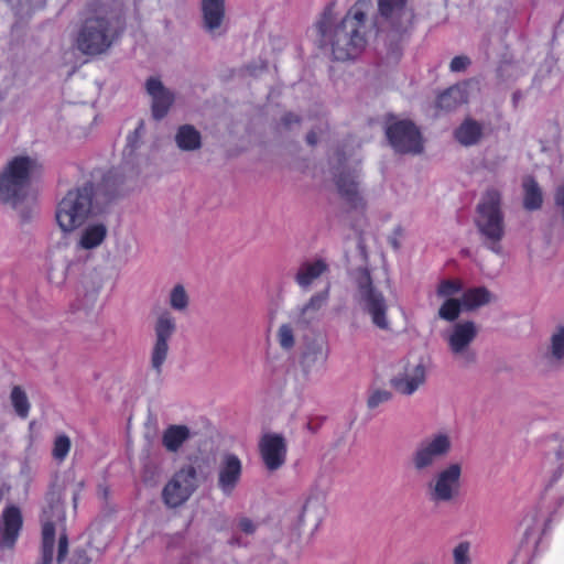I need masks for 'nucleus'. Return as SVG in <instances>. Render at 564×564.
I'll return each instance as SVG.
<instances>
[{
	"mask_svg": "<svg viewBox=\"0 0 564 564\" xmlns=\"http://www.w3.org/2000/svg\"><path fill=\"white\" fill-rule=\"evenodd\" d=\"M175 142L183 151L197 150L202 145L200 133L191 124L181 126L176 131Z\"/></svg>",
	"mask_w": 564,
	"mask_h": 564,
	"instance_id": "nucleus-34",
	"label": "nucleus"
},
{
	"mask_svg": "<svg viewBox=\"0 0 564 564\" xmlns=\"http://www.w3.org/2000/svg\"><path fill=\"white\" fill-rule=\"evenodd\" d=\"M545 358L552 366L564 365V323L553 329Z\"/></svg>",
	"mask_w": 564,
	"mask_h": 564,
	"instance_id": "nucleus-32",
	"label": "nucleus"
},
{
	"mask_svg": "<svg viewBox=\"0 0 564 564\" xmlns=\"http://www.w3.org/2000/svg\"><path fill=\"white\" fill-rule=\"evenodd\" d=\"M307 143L314 145L317 143V135L314 131L310 132L306 137Z\"/></svg>",
	"mask_w": 564,
	"mask_h": 564,
	"instance_id": "nucleus-53",
	"label": "nucleus"
},
{
	"mask_svg": "<svg viewBox=\"0 0 564 564\" xmlns=\"http://www.w3.org/2000/svg\"><path fill=\"white\" fill-rule=\"evenodd\" d=\"M371 9L372 0H358L337 22L333 7H326L315 24L319 46L328 48L336 61L345 62L358 57L370 34L373 32L377 35L381 21L388 19V0H378V14L368 29L367 17Z\"/></svg>",
	"mask_w": 564,
	"mask_h": 564,
	"instance_id": "nucleus-1",
	"label": "nucleus"
},
{
	"mask_svg": "<svg viewBox=\"0 0 564 564\" xmlns=\"http://www.w3.org/2000/svg\"><path fill=\"white\" fill-rule=\"evenodd\" d=\"M470 61L467 56H455L449 64V68L452 72H462L466 69Z\"/></svg>",
	"mask_w": 564,
	"mask_h": 564,
	"instance_id": "nucleus-47",
	"label": "nucleus"
},
{
	"mask_svg": "<svg viewBox=\"0 0 564 564\" xmlns=\"http://www.w3.org/2000/svg\"><path fill=\"white\" fill-rule=\"evenodd\" d=\"M413 18V10L406 7L405 0H390V42L394 37L401 39L409 31ZM401 54V47H393L390 43V63L399 59Z\"/></svg>",
	"mask_w": 564,
	"mask_h": 564,
	"instance_id": "nucleus-19",
	"label": "nucleus"
},
{
	"mask_svg": "<svg viewBox=\"0 0 564 564\" xmlns=\"http://www.w3.org/2000/svg\"><path fill=\"white\" fill-rule=\"evenodd\" d=\"M123 30L120 12L100 7L87 17L79 26L75 44L85 55L107 52Z\"/></svg>",
	"mask_w": 564,
	"mask_h": 564,
	"instance_id": "nucleus-3",
	"label": "nucleus"
},
{
	"mask_svg": "<svg viewBox=\"0 0 564 564\" xmlns=\"http://www.w3.org/2000/svg\"><path fill=\"white\" fill-rule=\"evenodd\" d=\"M328 271L329 264L324 258L307 259L300 263L294 281L301 290L310 291Z\"/></svg>",
	"mask_w": 564,
	"mask_h": 564,
	"instance_id": "nucleus-24",
	"label": "nucleus"
},
{
	"mask_svg": "<svg viewBox=\"0 0 564 564\" xmlns=\"http://www.w3.org/2000/svg\"><path fill=\"white\" fill-rule=\"evenodd\" d=\"M10 401L14 412L21 419H26L30 412V402L25 391L20 386H14L10 393Z\"/></svg>",
	"mask_w": 564,
	"mask_h": 564,
	"instance_id": "nucleus-38",
	"label": "nucleus"
},
{
	"mask_svg": "<svg viewBox=\"0 0 564 564\" xmlns=\"http://www.w3.org/2000/svg\"><path fill=\"white\" fill-rule=\"evenodd\" d=\"M311 424H312L311 422H308V423H307V427H308L310 430L312 429V425H311Z\"/></svg>",
	"mask_w": 564,
	"mask_h": 564,
	"instance_id": "nucleus-58",
	"label": "nucleus"
},
{
	"mask_svg": "<svg viewBox=\"0 0 564 564\" xmlns=\"http://www.w3.org/2000/svg\"><path fill=\"white\" fill-rule=\"evenodd\" d=\"M402 237H403V229L400 226L395 227L393 230V238H390V246L394 250L400 248L399 238H402Z\"/></svg>",
	"mask_w": 564,
	"mask_h": 564,
	"instance_id": "nucleus-50",
	"label": "nucleus"
},
{
	"mask_svg": "<svg viewBox=\"0 0 564 564\" xmlns=\"http://www.w3.org/2000/svg\"><path fill=\"white\" fill-rule=\"evenodd\" d=\"M523 206L528 210H536L542 206L543 203V194L542 191L536 183V181L532 177H527L523 181Z\"/></svg>",
	"mask_w": 564,
	"mask_h": 564,
	"instance_id": "nucleus-36",
	"label": "nucleus"
},
{
	"mask_svg": "<svg viewBox=\"0 0 564 564\" xmlns=\"http://www.w3.org/2000/svg\"><path fill=\"white\" fill-rule=\"evenodd\" d=\"M97 292H98V289H97V290H95V291L93 292V294L90 295V300H91V301H95V297H96V295H97Z\"/></svg>",
	"mask_w": 564,
	"mask_h": 564,
	"instance_id": "nucleus-56",
	"label": "nucleus"
},
{
	"mask_svg": "<svg viewBox=\"0 0 564 564\" xmlns=\"http://www.w3.org/2000/svg\"><path fill=\"white\" fill-rule=\"evenodd\" d=\"M203 26L212 36L225 33V0H202Z\"/></svg>",
	"mask_w": 564,
	"mask_h": 564,
	"instance_id": "nucleus-26",
	"label": "nucleus"
},
{
	"mask_svg": "<svg viewBox=\"0 0 564 564\" xmlns=\"http://www.w3.org/2000/svg\"><path fill=\"white\" fill-rule=\"evenodd\" d=\"M242 463L231 453L225 454L217 467V488L225 497H231L240 484Z\"/></svg>",
	"mask_w": 564,
	"mask_h": 564,
	"instance_id": "nucleus-20",
	"label": "nucleus"
},
{
	"mask_svg": "<svg viewBox=\"0 0 564 564\" xmlns=\"http://www.w3.org/2000/svg\"><path fill=\"white\" fill-rule=\"evenodd\" d=\"M429 364V359L424 357L408 362L403 372L391 381L393 388L403 395L415 393L426 382Z\"/></svg>",
	"mask_w": 564,
	"mask_h": 564,
	"instance_id": "nucleus-18",
	"label": "nucleus"
},
{
	"mask_svg": "<svg viewBox=\"0 0 564 564\" xmlns=\"http://www.w3.org/2000/svg\"><path fill=\"white\" fill-rule=\"evenodd\" d=\"M554 205L564 221V183L556 186L554 191Z\"/></svg>",
	"mask_w": 564,
	"mask_h": 564,
	"instance_id": "nucleus-45",
	"label": "nucleus"
},
{
	"mask_svg": "<svg viewBox=\"0 0 564 564\" xmlns=\"http://www.w3.org/2000/svg\"><path fill=\"white\" fill-rule=\"evenodd\" d=\"M478 328L473 321L456 322L443 332V339L453 358L463 367L476 361L471 344L477 337Z\"/></svg>",
	"mask_w": 564,
	"mask_h": 564,
	"instance_id": "nucleus-8",
	"label": "nucleus"
},
{
	"mask_svg": "<svg viewBox=\"0 0 564 564\" xmlns=\"http://www.w3.org/2000/svg\"><path fill=\"white\" fill-rule=\"evenodd\" d=\"M72 264L63 258H55L52 260L48 271L47 280L52 285L62 286L67 278Z\"/></svg>",
	"mask_w": 564,
	"mask_h": 564,
	"instance_id": "nucleus-37",
	"label": "nucleus"
},
{
	"mask_svg": "<svg viewBox=\"0 0 564 564\" xmlns=\"http://www.w3.org/2000/svg\"><path fill=\"white\" fill-rule=\"evenodd\" d=\"M325 498L324 490L317 487L312 488L303 506L301 521H312L317 525L325 513Z\"/></svg>",
	"mask_w": 564,
	"mask_h": 564,
	"instance_id": "nucleus-29",
	"label": "nucleus"
},
{
	"mask_svg": "<svg viewBox=\"0 0 564 564\" xmlns=\"http://www.w3.org/2000/svg\"><path fill=\"white\" fill-rule=\"evenodd\" d=\"M108 236V227L102 221H91L87 224L78 234L75 250L79 257L82 253L89 252L102 245Z\"/></svg>",
	"mask_w": 564,
	"mask_h": 564,
	"instance_id": "nucleus-25",
	"label": "nucleus"
},
{
	"mask_svg": "<svg viewBox=\"0 0 564 564\" xmlns=\"http://www.w3.org/2000/svg\"><path fill=\"white\" fill-rule=\"evenodd\" d=\"M460 300L465 311H474L491 301V293L484 286L470 288L463 291Z\"/></svg>",
	"mask_w": 564,
	"mask_h": 564,
	"instance_id": "nucleus-35",
	"label": "nucleus"
},
{
	"mask_svg": "<svg viewBox=\"0 0 564 564\" xmlns=\"http://www.w3.org/2000/svg\"><path fill=\"white\" fill-rule=\"evenodd\" d=\"M359 163L355 150H346V147L337 150L330 159L332 173L339 194L351 205L359 202L358 178Z\"/></svg>",
	"mask_w": 564,
	"mask_h": 564,
	"instance_id": "nucleus-6",
	"label": "nucleus"
},
{
	"mask_svg": "<svg viewBox=\"0 0 564 564\" xmlns=\"http://www.w3.org/2000/svg\"><path fill=\"white\" fill-rule=\"evenodd\" d=\"M453 564H473L471 543L469 541L458 542L453 551Z\"/></svg>",
	"mask_w": 564,
	"mask_h": 564,
	"instance_id": "nucleus-44",
	"label": "nucleus"
},
{
	"mask_svg": "<svg viewBox=\"0 0 564 564\" xmlns=\"http://www.w3.org/2000/svg\"><path fill=\"white\" fill-rule=\"evenodd\" d=\"M475 224L487 247L496 254H500L502 252L500 241L505 236V217L501 209V195L497 189L490 188L481 196L476 208Z\"/></svg>",
	"mask_w": 564,
	"mask_h": 564,
	"instance_id": "nucleus-5",
	"label": "nucleus"
},
{
	"mask_svg": "<svg viewBox=\"0 0 564 564\" xmlns=\"http://www.w3.org/2000/svg\"><path fill=\"white\" fill-rule=\"evenodd\" d=\"M328 358V348L323 339H312L305 344L301 354V369L304 377L311 380L322 373Z\"/></svg>",
	"mask_w": 564,
	"mask_h": 564,
	"instance_id": "nucleus-21",
	"label": "nucleus"
},
{
	"mask_svg": "<svg viewBox=\"0 0 564 564\" xmlns=\"http://www.w3.org/2000/svg\"><path fill=\"white\" fill-rule=\"evenodd\" d=\"M239 529L246 534H251L256 531V524L247 518H243L239 521Z\"/></svg>",
	"mask_w": 564,
	"mask_h": 564,
	"instance_id": "nucleus-49",
	"label": "nucleus"
},
{
	"mask_svg": "<svg viewBox=\"0 0 564 564\" xmlns=\"http://www.w3.org/2000/svg\"><path fill=\"white\" fill-rule=\"evenodd\" d=\"M68 553V539L66 534H61L58 539V545H57V556L56 562L57 564H61L65 556Z\"/></svg>",
	"mask_w": 564,
	"mask_h": 564,
	"instance_id": "nucleus-46",
	"label": "nucleus"
},
{
	"mask_svg": "<svg viewBox=\"0 0 564 564\" xmlns=\"http://www.w3.org/2000/svg\"><path fill=\"white\" fill-rule=\"evenodd\" d=\"M70 438L65 434H58L53 443L52 456L54 460L62 463L66 459L70 451Z\"/></svg>",
	"mask_w": 564,
	"mask_h": 564,
	"instance_id": "nucleus-43",
	"label": "nucleus"
},
{
	"mask_svg": "<svg viewBox=\"0 0 564 564\" xmlns=\"http://www.w3.org/2000/svg\"><path fill=\"white\" fill-rule=\"evenodd\" d=\"M469 83H462L449 87L442 93L436 100V107L441 110L451 111L468 101Z\"/></svg>",
	"mask_w": 564,
	"mask_h": 564,
	"instance_id": "nucleus-30",
	"label": "nucleus"
},
{
	"mask_svg": "<svg viewBox=\"0 0 564 564\" xmlns=\"http://www.w3.org/2000/svg\"><path fill=\"white\" fill-rule=\"evenodd\" d=\"M82 487H83V482H78V484L76 485V489H75V490H74V492H73V501H74V506H75V507H76L77 499H78V492H79V490L82 489Z\"/></svg>",
	"mask_w": 564,
	"mask_h": 564,
	"instance_id": "nucleus-54",
	"label": "nucleus"
},
{
	"mask_svg": "<svg viewBox=\"0 0 564 564\" xmlns=\"http://www.w3.org/2000/svg\"><path fill=\"white\" fill-rule=\"evenodd\" d=\"M21 6H28L31 10L42 8L45 0H20Z\"/></svg>",
	"mask_w": 564,
	"mask_h": 564,
	"instance_id": "nucleus-51",
	"label": "nucleus"
},
{
	"mask_svg": "<svg viewBox=\"0 0 564 564\" xmlns=\"http://www.w3.org/2000/svg\"><path fill=\"white\" fill-rule=\"evenodd\" d=\"M145 88L152 98V116L160 120L166 116L174 101V95L163 86L160 79L151 77L147 80Z\"/></svg>",
	"mask_w": 564,
	"mask_h": 564,
	"instance_id": "nucleus-27",
	"label": "nucleus"
},
{
	"mask_svg": "<svg viewBox=\"0 0 564 564\" xmlns=\"http://www.w3.org/2000/svg\"><path fill=\"white\" fill-rule=\"evenodd\" d=\"M176 330V319L169 311L159 314L154 324V344L151 350V368L158 376L162 373L169 355V341Z\"/></svg>",
	"mask_w": 564,
	"mask_h": 564,
	"instance_id": "nucleus-13",
	"label": "nucleus"
},
{
	"mask_svg": "<svg viewBox=\"0 0 564 564\" xmlns=\"http://www.w3.org/2000/svg\"><path fill=\"white\" fill-rule=\"evenodd\" d=\"M294 323H283L280 325L278 332H276V340L279 343V346L285 350L290 351L293 349L295 345V334H294Z\"/></svg>",
	"mask_w": 564,
	"mask_h": 564,
	"instance_id": "nucleus-42",
	"label": "nucleus"
},
{
	"mask_svg": "<svg viewBox=\"0 0 564 564\" xmlns=\"http://www.w3.org/2000/svg\"><path fill=\"white\" fill-rule=\"evenodd\" d=\"M329 294L330 283L327 282L321 291L313 293L306 302L296 305L290 311L289 317L292 323L297 327H308L317 323L329 301Z\"/></svg>",
	"mask_w": 564,
	"mask_h": 564,
	"instance_id": "nucleus-15",
	"label": "nucleus"
},
{
	"mask_svg": "<svg viewBox=\"0 0 564 564\" xmlns=\"http://www.w3.org/2000/svg\"><path fill=\"white\" fill-rule=\"evenodd\" d=\"M8 95V90L3 91L0 89V101H2Z\"/></svg>",
	"mask_w": 564,
	"mask_h": 564,
	"instance_id": "nucleus-55",
	"label": "nucleus"
},
{
	"mask_svg": "<svg viewBox=\"0 0 564 564\" xmlns=\"http://www.w3.org/2000/svg\"><path fill=\"white\" fill-rule=\"evenodd\" d=\"M22 512L17 506L4 508L0 519V549L10 550L14 546L22 529Z\"/></svg>",
	"mask_w": 564,
	"mask_h": 564,
	"instance_id": "nucleus-23",
	"label": "nucleus"
},
{
	"mask_svg": "<svg viewBox=\"0 0 564 564\" xmlns=\"http://www.w3.org/2000/svg\"><path fill=\"white\" fill-rule=\"evenodd\" d=\"M464 310V305L460 299H447L444 300L443 304L438 308V317L446 322H455L462 311Z\"/></svg>",
	"mask_w": 564,
	"mask_h": 564,
	"instance_id": "nucleus-39",
	"label": "nucleus"
},
{
	"mask_svg": "<svg viewBox=\"0 0 564 564\" xmlns=\"http://www.w3.org/2000/svg\"><path fill=\"white\" fill-rule=\"evenodd\" d=\"M453 440L448 432L440 431L424 437L416 446L412 463L417 471L433 468L452 451Z\"/></svg>",
	"mask_w": 564,
	"mask_h": 564,
	"instance_id": "nucleus-9",
	"label": "nucleus"
},
{
	"mask_svg": "<svg viewBox=\"0 0 564 564\" xmlns=\"http://www.w3.org/2000/svg\"><path fill=\"white\" fill-rule=\"evenodd\" d=\"M354 280L357 286L356 299L358 302L371 316L372 323L376 326L382 329L387 328L386 301L383 295L373 288L368 270H356L354 272Z\"/></svg>",
	"mask_w": 564,
	"mask_h": 564,
	"instance_id": "nucleus-10",
	"label": "nucleus"
},
{
	"mask_svg": "<svg viewBox=\"0 0 564 564\" xmlns=\"http://www.w3.org/2000/svg\"><path fill=\"white\" fill-rule=\"evenodd\" d=\"M65 518L62 494L52 488L45 496L41 516L42 523V553L39 564H54V547L56 524Z\"/></svg>",
	"mask_w": 564,
	"mask_h": 564,
	"instance_id": "nucleus-7",
	"label": "nucleus"
},
{
	"mask_svg": "<svg viewBox=\"0 0 564 564\" xmlns=\"http://www.w3.org/2000/svg\"><path fill=\"white\" fill-rule=\"evenodd\" d=\"M261 458L269 470L279 469L286 458V443L282 435L264 434L259 443Z\"/></svg>",
	"mask_w": 564,
	"mask_h": 564,
	"instance_id": "nucleus-22",
	"label": "nucleus"
},
{
	"mask_svg": "<svg viewBox=\"0 0 564 564\" xmlns=\"http://www.w3.org/2000/svg\"><path fill=\"white\" fill-rule=\"evenodd\" d=\"M390 145L401 153L420 154L423 151V139L413 122L395 121L390 115Z\"/></svg>",
	"mask_w": 564,
	"mask_h": 564,
	"instance_id": "nucleus-16",
	"label": "nucleus"
},
{
	"mask_svg": "<svg viewBox=\"0 0 564 564\" xmlns=\"http://www.w3.org/2000/svg\"><path fill=\"white\" fill-rule=\"evenodd\" d=\"M547 512L541 508L530 510L521 521L523 538L520 545V554L534 560L542 551L543 534L549 520Z\"/></svg>",
	"mask_w": 564,
	"mask_h": 564,
	"instance_id": "nucleus-12",
	"label": "nucleus"
},
{
	"mask_svg": "<svg viewBox=\"0 0 564 564\" xmlns=\"http://www.w3.org/2000/svg\"><path fill=\"white\" fill-rule=\"evenodd\" d=\"M189 429L185 425H171L162 436V443L169 452H177L182 445L189 438Z\"/></svg>",
	"mask_w": 564,
	"mask_h": 564,
	"instance_id": "nucleus-33",
	"label": "nucleus"
},
{
	"mask_svg": "<svg viewBox=\"0 0 564 564\" xmlns=\"http://www.w3.org/2000/svg\"><path fill=\"white\" fill-rule=\"evenodd\" d=\"M198 486L196 469L187 465L181 468L165 485L162 492L164 503L170 508L183 505Z\"/></svg>",
	"mask_w": 564,
	"mask_h": 564,
	"instance_id": "nucleus-14",
	"label": "nucleus"
},
{
	"mask_svg": "<svg viewBox=\"0 0 564 564\" xmlns=\"http://www.w3.org/2000/svg\"><path fill=\"white\" fill-rule=\"evenodd\" d=\"M388 400V392L386 391H375L368 399V406L370 409H375L380 403Z\"/></svg>",
	"mask_w": 564,
	"mask_h": 564,
	"instance_id": "nucleus-48",
	"label": "nucleus"
},
{
	"mask_svg": "<svg viewBox=\"0 0 564 564\" xmlns=\"http://www.w3.org/2000/svg\"><path fill=\"white\" fill-rule=\"evenodd\" d=\"M282 121L285 127H291L293 123L300 122V117L295 113L290 112L282 118Z\"/></svg>",
	"mask_w": 564,
	"mask_h": 564,
	"instance_id": "nucleus-52",
	"label": "nucleus"
},
{
	"mask_svg": "<svg viewBox=\"0 0 564 564\" xmlns=\"http://www.w3.org/2000/svg\"><path fill=\"white\" fill-rule=\"evenodd\" d=\"M462 487V466L451 463L437 470L427 484V495L432 502L449 503L458 498Z\"/></svg>",
	"mask_w": 564,
	"mask_h": 564,
	"instance_id": "nucleus-11",
	"label": "nucleus"
},
{
	"mask_svg": "<svg viewBox=\"0 0 564 564\" xmlns=\"http://www.w3.org/2000/svg\"><path fill=\"white\" fill-rule=\"evenodd\" d=\"M169 304L171 308L176 312H184L187 310L189 304V297L182 284H176L170 291L169 294Z\"/></svg>",
	"mask_w": 564,
	"mask_h": 564,
	"instance_id": "nucleus-41",
	"label": "nucleus"
},
{
	"mask_svg": "<svg viewBox=\"0 0 564 564\" xmlns=\"http://www.w3.org/2000/svg\"><path fill=\"white\" fill-rule=\"evenodd\" d=\"M37 172V160L29 155L13 156L0 171V203L18 210L22 218L28 217L21 207Z\"/></svg>",
	"mask_w": 564,
	"mask_h": 564,
	"instance_id": "nucleus-4",
	"label": "nucleus"
},
{
	"mask_svg": "<svg viewBox=\"0 0 564 564\" xmlns=\"http://www.w3.org/2000/svg\"><path fill=\"white\" fill-rule=\"evenodd\" d=\"M542 468L546 490L564 484V444L545 458Z\"/></svg>",
	"mask_w": 564,
	"mask_h": 564,
	"instance_id": "nucleus-28",
	"label": "nucleus"
},
{
	"mask_svg": "<svg viewBox=\"0 0 564 564\" xmlns=\"http://www.w3.org/2000/svg\"><path fill=\"white\" fill-rule=\"evenodd\" d=\"M383 131H384L386 135L388 137V123L383 124Z\"/></svg>",
	"mask_w": 564,
	"mask_h": 564,
	"instance_id": "nucleus-57",
	"label": "nucleus"
},
{
	"mask_svg": "<svg viewBox=\"0 0 564 564\" xmlns=\"http://www.w3.org/2000/svg\"><path fill=\"white\" fill-rule=\"evenodd\" d=\"M484 127L471 118L465 119L455 130L456 140L465 147L475 145L482 137Z\"/></svg>",
	"mask_w": 564,
	"mask_h": 564,
	"instance_id": "nucleus-31",
	"label": "nucleus"
},
{
	"mask_svg": "<svg viewBox=\"0 0 564 564\" xmlns=\"http://www.w3.org/2000/svg\"><path fill=\"white\" fill-rule=\"evenodd\" d=\"M91 177V182L68 191L57 203L55 218L62 231L72 232L87 221L91 215L94 197L102 195L110 198L117 194V172L108 171L105 174L97 171Z\"/></svg>",
	"mask_w": 564,
	"mask_h": 564,
	"instance_id": "nucleus-2",
	"label": "nucleus"
},
{
	"mask_svg": "<svg viewBox=\"0 0 564 564\" xmlns=\"http://www.w3.org/2000/svg\"><path fill=\"white\" fill-rule=\"evenodd\" d=\"M463 293V283L457 279H445L440 281L436 288V296L438 299H457Z\"/></svg>",
	"mask_w": 564,
	"mask_h": 564,
	"instance_id": "nucleus-40",
	"label": "nucleus"
},
{
	"mask_svg": "<svg viewBox=\"0 0 564 564\" xmlns=\"http://www.w3.org/2000/svg\"><path fill=\"white\" fill-rule=\"evenodd\" d=\"M144 134V123L139 121L135 129L127 135V143L122 152L123 162L118 169L111 171L117 172L116 184L117 187L124 183L127 178H133L139 173V160L137 150L141 145V139Z\"/></svg>",
	"mask_w": 564,
	"mask_h": 564,
	"instance_id": "nucleus-17",
	"label": "nucleus"
}]
</instances>
